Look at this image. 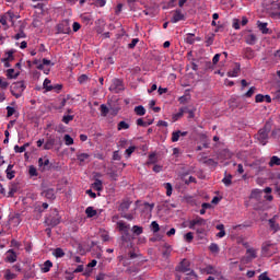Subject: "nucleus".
Masks as SVG:
<instances>
[{
    "label": "nucleus",
    "mask_w": 280,
    "mask_h": 280,
    "mask_svg": "<svg viewBox=\"0 0 280 280\" xmlns=\"http://www.w3.org/2000/svg\"><path fill=\"white\" fill-rule=\"evenodd\" d=\"M62 218L60 217V213L58 212L57 209H54L50 211V213L45 218V224L46 226H58L60 224Z\"/></svg>",
    "instance_id": "f257e3e1"
},
{
    "label": "nucleus",
    "mask_w": 280,
    "mask_h": 280,
    "mask_svg": "<svg viewBox=\"0 0 280 280\" xmlns=\"http://www.w3.org/2000/svg\"><path fill=\"white\" fill-rule=\"evenodd\" d=\"M25 89H26L25 81H18L13 83L10 88L11 95H13V97H16V100H19V97L23 96V91H25Z\"/></svg>",
    "instance_id": "f03ea898"
},
{
    "label": "nucleus",
    "mask_w": 280,
    "mask_h": 280,
    "mask_svg": "<svg viewBox=\"0 0 280 280\" xmlns=\"http://www.w3.org/2000/svg\"><path fill=\"white\" fill-rule=\"evenodd\" d=\"M270 130L267 128H261L258 133L256 135L257 141H259L260 145H266L268 143V135Z\"/></svg>",
    "instance_id": "7ed1b4c3"
},
{
    "label": "nucleus",
    "mask_w": 280,
    "mask_h": 280,
    "mask_svg": "<svg viewBox=\"0 0 280 280\" xmlns=\"http://www.w3.org/2000/svg\"><path fill=\"white\" fill-rule=\"evenodd\" d=\"M124 89V81H121L120 79H113L112 84L109 86V91L112 93H121Z\"/></svg>",
    "instance_id": "20e7f679"
},
{
    "label": "nucleus",
    "mask_w": 280,
    "mask_h": 280,
    "mask_svg": "<svg viewBox=\"0 0 280 280\" xmlns=\"http://www.w3.org/2000/svg\"><path fill=\"white\" fill-rule=\"evenodd\" d=\"M253 259H257V249L249 247L246 249V256L242 258L243 264H250Z\"/></svg>",
    "instance_id": "39448f33"
},
{
    "label": "nucleus",
    "mask_w": 280,
    "mask_h": 280,
    "mask_svg": "<svg viewBox=\"0 0 280 280\" xmlns=\"http://www.w3.org/2000/svg\"><path fill=\"white\" fill-rule=\"evenodd\" d=\"M202 226H207V220L197 217L194 220H190L188 222V229H197V228H202Z\"/></svg>",
    "instance_id": "423d86ee"
},
{
    "label": "nucleus",
    "mask_w": 280,
    "mask_h": 280,
    "mask_svg": "<svg viewBox=\"0 0 280 280\" xmlns=\"http://www.w3.org/2000/svg\"><path fill=\"white\" fill-rule=\"evenodd\" d=\"M58 34H71V26H69V21L63 20L61 23L57 25Z\"/></svg>",
    "instance_id": "0eeeda50"
},
{
    "label": "nucleus",
    "mask_w": 280,
    "mask_h": 280,
    "mask_svg": "<svg viewBox=\"0 0 280 280\" xmlns=\"http://www.w3.org/2000/svg\"><path fill=\"white\" fill-rule=\"evenodd\" d=\"M244 38L247 45H255L257 43V35L253 31H247Z\"/></svg>",
    "instance_id": "6e6552de"
},
{
    "label": "nucleus",
    "mask_w": 280,
    "mask_h": 280,
    "mask_svg": "<svg viewBox=\"0 0 280 280\" xmlns=\"http://www.w3.org/2000/svg\"><path fill=\"white\" fill-rule=\"evenodd\" d=\"M178 21H185V14H183V11L179 9L175 10L171 19V23H178Z\"/></svg>",
    "instance_id": "1a4fd4ad"
},
{
    "label": "nucleus",
    "mask_w": 280,
    "mask_h": 280,
    "mask_svg": "<svg viewBox=\"0 0 280 280\" xmlns=\"http://www.w3.org/2000/svg\"><path fill=\"white\" fill-rule=\"evenodd\" d=\"M130 205H132V201L130 199H128V198L124 199L120 202L118 211H121V213H126V211H128V209H130Z\"/></svg>",
    "instance_id": "9d476101"
},
{
    "label": "nucleus",
    "mask_w": 280,
    "mask_h": 280,
    "mask_svg": "<svg viewBox=\"0 0 280 280\" xmlns=\"http://www.w3.org/2000/svg\"><path fill=\"white\" fill-rule=\"evenodd\" d=\"M191 269L189 268V262H187L186 259H184L179 266L176 267L177 272H189Z\"/></svg>",
    "instance_id": "9b49d317"
},
{
    "label": "nucleus",
    "mask_w": 280,
    "mask_h": 280,
    "mask_svg": "<svg viewBox=\"0 0 280 280\" xmlns=\"http://www.w3.org/2000/svg\"><path fill=\"white\" fill-rule=\"evenodd\" d=\"M42 196L47 198V200H56V190H54V188H48L42 192Z\"/></svg>",
    "instance_id": "f8f14e48"
},
{
    "label": "nucleus",
    "mask_w": 280,
    "mask_h": 280,
    "mask_svg": "<svg viewBox=\"0 0 280 280\" xmlns=\"http://www.w3.org/2000/svg\"><path fill=\"white\" fill-rule=\"evenodd\" d=\"M192 231H196V235L198 240H205L207 237V229L205 226L191 229Z\"/></svg>",
    "instance_id": "ddd939ff"
},
{
    "label": "nucleus",
    "mask_w": 280,
    "mask_h": 280,
    "mask_svg": "<svg viewBox=\"0 0 280 280\" xmlns=\"http://www.w3.org/2000/svg\"><path fill=\"white\" fill-rule=\"evenodd\" d=\"M38 166L42 168V172H45V170H51V166H49V159H38Z\"/></svg>",
    "instance_id": "4468645a"
},
{
    "label": "nucleus",
    "mask_w": 280,
    "mask_h": 280,
    "mask_svg": "<svg viewBox=\"0 0 280 280\" xmlns=\"http://www.w3.org/2000/svg\"><path fill=\"white\" fill-rule=\"evenodd\" d=\"M205 272L207 275H214L215 277H220V275H222V272H220L218 269H215V267L211 266V265H208L206 268H205Z\"/></svg>",
    "instance_id": "2eb2a0df"
},
{
    "label": "nucleus",
    "mask_w": 280,
    "mask_h": 280,
    "mask_svg": "<svg viewBox=\"0 0 280 280\" xmlns=\"http://www.w3.org/2000/svg\"><path fill=\"white\" fill-rule=\"evenodd\" d=\"M7 178L9 180H12L14 178L16 172L14 171V164H9L7 170H5Z\"/></svg>",
    "instance_id": "dca6fc26"
},
{
    "label": "nucleus",
    "mask_w": 280,
    "mask_h": 280,
    "mask_svg": "<svg viewBox=\"0 0 280 280\" xmlns=\"http://www.w3.org/2000/svg\"><path fill=\"white\" fill-rule=\"evenodd\" d=\"M269 226L275 233H277V231H280L279 223H277V215L269 219Z\"/></svg>",
    "instance_id": "f3484780"
},
{
    "label": "nucleus",
    "mask_w": 280,
    "mask_h": 280,
    "mask_svg": "<svg viewBox=\"0 0 280 280\" xmlns=\"http://www.w3.org/2000/svg\"><path fill=\"white\" fill-rule=\"evenodd\" d=\"M5 261H8L9 264H14V261H16V253L14 252V249L8 250Z\"/></svg>",
    "instance_id": "a211bd4d"
},
{
    "label": "nucleus",
    "mask_w": 280,
    "mask_h": 280,
    "mask_svg": "<svg viewBox=\"0 0 280 280\" xmlns=\"http://www.w3.org/2000/svg\"><path fill=\"white\" fill-rule=\"evenodd\" d=\"M89 159H91V154L89 153H81V152L77 153V160L79 161L80 165H82L84 161H89Z\"/></svg>",
    "instance_id": "6ab92c4d"
},
{
    "label": "nucleus",
    "mask_w": 280,
    "mask_h": 280,
    "mask_svg": "<svg viewBox=\"0 0 280 280\" xmlns=\"http://www.w3.org/2000/svg\"><path fill=\"white\" fill-rule=\"evenodd\" d=\"M92 187L95 189V191H102L104 189V184L100 178H94Z\"/></svg>",
    "instance_id": "aec40b11"
},
{
    "label": "nucleus",
    "mask_w": 280,
    "mask_h": 280,
    "mask_svg": "<svg viewBox=\"0 0 280 280\" xmlns=\"http://www.w3.org/2000/svg\"><path fill=\"white\" fill-rule=\"evenodd\" d=\"M243 54H244L245 58H247L248 60H253V58H255V50H253V48H250V47H246L243 50Z\"/></svg>",
    "instance_id": "412c9836"
},
{
    "label": "nucleus",
    "mask_w": 280,
    "mask_h": 280,
    "mask_svg": "<svg viewBox=\"0 0 280 280\" xmlns=\"http://www.w3.org/2000/svg\"><path fill=\"white\" fill-rule=\"evenodd\" d=\"M240 74V63H235V67L228 72L229 78H237Z\"/></svg>",
    "instance_id": "4be33fe9"
},
{
    "label": "nucleus",
    "mask_w": 280,
    "mask_h": 280,
    "mask_svg": "<svg viewBox=\"0 0 280 280\" xmlns=\"http://www.w3.org/2000/svg\"><path fill=\"white\" fill-rule=\"evenodd\" d=\"M117 226L119 231H122V233H128V231H130V225L126 224L124 221H118Z\"/></svg>",
    "instance_id": "5701e85b"
},
{
    "label": "nucleus",
    "mask_w": 280,
    "mask_h": 280,
    "mask_svg": "<svg viewBox=\"0 0 280 280\" xmlns=\"http://www.w3.org/2000/svg\"><path fill=\"white\" fill-rule=\"evenodd\" d=\"M20 72H15L14 69H8L7 70V78L8 80H16V78H19Z\"/></svg>",
    "instance_id": "b1692460"
},
{
    "label": "nucleus",
    "mask_w": 280,
    "mask_h": 280,
    "mask_svg": "<svg viewBox=\"0 0 280 280\" xmlns=\"http://www.w3.org/2000/svg\"><path fill=\"white\" fill-rule=\"evenodd\" d=\"M85 215L86 218H95V215H97V210L90 206L85 209Z\"/></svg>",
    "instance_id": "393cba45"
},
{
    "label": "nucleus",
    "mask_w": 280,
    "mask_h": 280,
    "mask_svg": "<svg viewBox=\"0 0 280 280\" xmlns=\"http://www.w3.org/2000/svg\"><path fill=\"white\" fill-rule=\"evenodd\" d=\"M258 30L261 31V34H268L270 30L268 28V23L258 21Z\"/></svg>",
    "instance_id": "a878e982"
},
{
    "label": "nucleus",
    "mask_w": 280,
    "mask_h": 280,
    "mask_svg": "<svg viewBox=\"0 0 280 280\" xmlns=\"http://www.w3.org/2000/svg\"><path fill=\"white\" fill-rule=\"evenodd\" d=\"M56 145V139L49 138L44 144V150H51Z\"/></svg>",
    "instance_id": "bb28decb"
},
{
    "label": "nucleus",
    "mask_w": 280,
    "mask_h": 280,
    "mask_svg": "<svg viewBox=\"0 0 280 280\" xmlns=\"http://www.w3.org/2000/svg\"><path fill=\"white\" fill-rule=\"evenodd\" d=\"M16 191H19V186L16 184H11L8 192V198H13Z\"/></svg>",
    "instance_id": "cd10ccee"
},
{
    "label": "nucleus",
    "mask_w": 280,
    "mask_h": 280,
    "mask_svg": "<svg viewBox=\"0 0 280 280\" xmlns=\"http://www.w3.org/2000/svg\"><path fill=\"white\" fill-rule=\"evenodd\" d=\"M54 268V262L51 260H46L42 267V272H49Z\"/></svg>",
    "instance_id": "c85d7f7f"
},
{
    "label": "nucleus",
    "mask_w": 280,
    "mask_h": 280,
    "mask_svg": "<svg viewBox=\"0 0 280 280\" xmlns=\"http://www.w3.org/2000/svg\"><path fill=\"white\" fill-rule=\"evenodd\" d=\"M215 229L220 231L219 233H217V237L222 238L224 237V235H226V231H224V224H218Z\"/></svg>",
    "instance_id": "c756f323"
},
{
    "label": "nucleus",
    "mask_w": 280,
    "mask_h": 280,
    "mask_svg": "<svg viewBox=\"0 0 280 280\" xmlns=\"http://www.w3.org/2000/svg\"><path fill=\"white\" fill-rule=\"evenodd\" d=\"M222 183L225 185V187H231V185H233V175H225V177L222 179Z\"/></svg>",
    "instance_id": "7c9ffc66"
},
{
    "label": "nucleus",
    "mask_w": 280,
    "mask_h": 280,
    "mask_svg": "<svg viewBox=\"0 0 280 280\" xmlns=\"http://www.w3.org/2000/svg\"><path fill=\"white\" fill-rule=\"evenodd\" d=\"M5 14L12 25H14V20L20 19L19 15L14 14V11H8Z\"/></svg>",
    "instance_id": "2f4dec72"
},
{
    "label": "nucleus",
    "mask_w": 280,
    "mask_h": 280,
    "mask_svg": "<svg viewBox=\"0 0 280 280\" xmlns=\"http://www.w3.org/2000/svg\"><path fill=\"white\" fill-rule=\"evenodd\" d=\"M135 113L139 117H143V115H145V107H143V105L136 106L135 107Z\"/></svg>",
    "instance_id": "473e14b6"
},
{
    "label": "nucleus",
    "mask_w": 280,
    "mask_h": 280,
    "mask_svg": "<svg viewBox=\"0 0 280 280\" xmlns=\"http://www.w3.org/2000/svg\"><path fill=\"white\" fill-rule=\"evenodd\" d=\"M27 148H30V143H24L22 147H19V144H16V145L14 147V152L21 154V153L25 152V150H26Z\"/></svg>",
    "instance_id": "72a5a7b5"
},
{
    "label": "nucleus",
    "mask_w": 280,
    "mask_h": 280,
    "mask_svg": "<svg viewBox=\"0 0 280 280\" xmlns=\"http://www.w3.org/2000/svg\"><path fill=\"white\" fill-rule=\"evenodd\" d=\"M275 165H280V158L277 155L271 156L269 162V167H275Z\"/></svg>",
    "instance_id": "f704fd0d"
},
{
    "label": "nucleus",
    "mask_w": 280,
    "mask_h": 280,
    "mask_svg": "<svg viewBox=\"0 0 280 280\" xmlns=\"http://www.w3.org/2000/svg\"><path fill=\"white\" fill-rule=\"evenodd\" d=\"M130 128V124L121 120L117 125V130H128Z\"/></svg>",
    "instance_id": "c9c22d12"
},
{
    "label": "nucleus",
    "mask_w": 280,
    "mask_h": 280,
    "mask_svg": "<svg viewBox=\"0 0 280 280\" xmlns=\"http://www.w3.org/2000/svg\"><path fill=\"white\" fill-rule=\"evenodd\" d=\"M43 86L46 91H54V85H51V80L49 79L44 80Z\"/></svg>",
    "instance_id": "e433bc0d"
},
{
    "label": "nucleus",
    "mask_w": 280,
    "mask_h": 280,
    "mask_svg": "<svg viewBox=\"0 0 280 280\" xmlns=\"http://www.w3.org/2000/svg\"><path fill=\"white\" fill-rule=\"evenodd\" d=\"M27 35L25 34V32H23V26L20 27V31L18 34L14 35V39L15 40H20V38H26Z\"/></svg>",
    "instance_id": "4c0bfd02"
},
{
    "label": "nucleus",
    "mask_w": 280,
    "mask_h": 280,
    "mask_svg": "<svg viewBox=\"0 0 280 280\" xmlns=\"http://www.w3.org/2000/svg\"><path fill=\"white\" fill-rule=\"evenodd\" d=\"M52 255H54V257H57V258L65 257V250H62V248H60V247H57L54 250Z\"/></svg>",
    "instance_id": "58836bf2"
},
{
    "label": "nucleus",
    "mask_w": 280,
    "mask_h": 280,
    "mask_svg": "<svg viewBox=\"0 0 280 280\" xmlns=\"http://www.w3.org/2000/svg\"><path fill=\"white\" fill-rule=\"evenodd\" d=\"M179 139H180V130L173 131V132H172L171 141H172L173 143H176Z\"/></svg>",
    "instance_id": "ea45409f"
},
{
    "label": "nucleus",
    "mask_w": 280,
    "mask_h": 280,
    "mask_svg": "<svg viewBox=\"0 0 280 280\" xmlns=\"http://www.w3.org/2000/svg\"><path fill=\"white\" fill-rule=\"evenodd\" d=\"M137 126H141L142 128H148V126H152V121L147 122L143 120V118H138Z\"/></svg>",
    "instance_id": "a19ab883"
},
{
    "label": "nucleus",
    "mask_w": 280,
    "mask_h": 280,
    "mask_svg": "<svg viewBox=\"0 0 280 280\" xmlns=\"http://www.w3.org/2000/svg\"><path fill=\"white\" fill-rule=\"evenodd\" d=\"M4 279L5 280H13L16 279V275L12 273V271L10 269L5 270V275H4Z\"/></svg>",
    "instance_id": "79ce46f5"
},
{
    "label": "nucleus",
    "mask_w": 280,
    "mask_h": 280,
    "mask_svg": "<svg viewBox=\"0 0 280 280\" xmlns=\"http://www.w3.org/2000/svg\"><path fill=\"white\" fill-rule=\"evenodd\" d=\"M209 250H210V253H214L215 255H218V253H220V246H218V244H215V243H212L209 246Z\"/></svg>",
    "instance_id": "37998d69"
},
{
    "label": "nucleus",
    "mask_w": 280,
    "mask_h": 280,
    "mask_svg": "<svg viewBox=\"0 0 280 280\" xmlns=\"http://www.w3.org/2000/svg\"><path fill=\"white\" fill-rule=\"evenodd\" d=\"M108 113H109L108 106H106V104H102L101 105V116L107 117Z\"/></svg>",
    "instance_id": "c03bdc74"
},
{
    "label": "nucleus",
    "mask_w": 280,
    "mask_h": 280,
    "mask_svg": "<svg viewBox=\"0 0 280 280\" xmlns=\"http://www.w3.org/2000/svg\"><path fill=\"white\" fill-rule=\"evenodd\" d=\"M196 277H198L196 275V271L190 269V271H188V273H186L185 280H194V279H196Z\"/></svg>",
    "instance_id": "a18cd8bd"
},
{
    "label": "nucleus",
    "mask_w": 280,
    "mask_h": 280,
    "mask_svg": "<svg viewBox=\"0 0 280 280\" xmlns=\"http://www.w3.org/2000/svg\"><path fill=\"white\" fill-rule=\"evenodd\" d=\"M184 240L188 243L191 244V242H194V233L192 232H188L185 234Z\"/></svg>",
    "instance_id": "49530a36"
},
{
    "label": "nucleus",
    "mask_w": 280,
    "mask_h": 280,
    "mask_svg": "<svg viewBox=\"0 0 280 280\" xmlns=\"http://www.w3.org/2000/svg\"><path fill=\"white\" fill-rule=\"evenodd\" d=\"M183 115H185V114H184V110H183V109H179V112H178L177 114H174V115L172 116V120H173V121H178V119H180V118L183 117Z\"/></svg>",
    "instance_id": "de8ad7c7"
},
{
    "label": "nucleus",
    "mask_w": 280,
    "mask_h": 280,
    "mask_svg": "<svg viewBox=\"0 0 280 280\" xmlns=\"http://www.w3.org/2000/svg\"><path fill=\"white\" fill-rule=\"evenodd\" d=\"M151 230L154 233H159V231H161V226L159 225V223L156 221L151 222Z\"/></svg>",
    "instance_id": "09e8293b"
},
{
    "label": "nucleus",
    "mask_w": 280,
    "mask_h": 280,
    "mask_svg": "<svg viewBox=\"0 0 280 280\" xmlns=\"http://www.w3.org/2000/svg\"><path fill=\"white\" fill-rule=\"evenodd\" d=\"M132 232L135 233V235H141V233H143V228H141L139 225H133Z\"/></svg>",
    "instance_id": "8fccbe9b"
},
{
    "label": "nucleus",
    "mask_w": 280,
    "mask_h": 280,
    "mask_svg": "<svg viewBox=\"0 0 280 280\" xmlns=\"http://www.w3.org/2000/svg\"><path fill=\"white\" fill-rule=\"evenodd\" d=\"M28 174H30V176H38V171L36 170V166L31 165L28 167Z\"/></svg>",
    "instance_id": "3c124183"
},
{
    "label": "nucleus",
    "mask_w": 280,
    "mask_h": 280,
    "mask_svg": "<svg viewBox=\"0 0 280 280\" xmlns=\"http://www.w3.org/2000/svg\"><path fill=\"white\" fill-rule=\"evenodd\" d=\"M255 86L249 88V90L243 95V97H253V95H255Z\"/></svg>",
    "instance_id": "603ef678"
},
{
    "label": "nucleus",
    "mask_w": 280,
    "mask_h": 280,
    "mask_svg": "<svg viewBox=\"0 0 280 280\" xmlns=\"http://www.w3.org/2000/svg\"><path fill=\"white\" fill-rule=\"evenodd\" d=\"M63 141L66 145H73V139L69 135L63 136Z\"/></svg>",
    "instance_id": "864d4df0"
},
{
    "label": "nucleus",
    "mask_w": 280,
    "mask_h": 280,
    "mask_svg": "<svg viewBox=\"0 0 280 280\" xmlns=\"http://www.w3.org/2000/svg\"><path fill=\"white\" fill-rule=\"evenodd\" d=\"M78 82H79V84H84L85 82H89V75H86V74H81V75L78 78Z\"/></svg>",
    "instance_id": "5fc2aeb1"
},
{
    "label": "nucleus",
    "mask_w": 280,
    "mask_h": 280,
    "mask_svg": "<svg viewBox=\"0 0 280 280\" xmlns=\"http://www.w3.org/2000/svg\"><path fill=\"white\" fill-rule=\"evenodd\" d=\"M213 40H214V35L207 36L206 37V47H211V45H213Z\"/></svg>",
    "instance_id": "6e6d98bb"
},
{
    "label": "nucleus",
    "mask_w": 280,
    "mask_h": 280,
    "mask_svg": "<svg viewBox=\"0 0 280 280\" xmlns=\"http://www.w3.org/2000/svg\"><path fill=\"white\" fill-rule=\"evenodd\" d=\"M8 21H10V20H9L7 13L0 18V23H1V25H3L4 27H8Z\"/></svg>",
    "instance_id": "4d7b16f0"
},
{
    "label": "nucleus",
    "mask_w": 280,
    "mask_h": 280,
    "mask_svg": "<svg viewBox=\"0 0 280 280\" xmlns=\"http://www.w3.org/2000/svg\"><path fill=\"white\" fill-rule=\"evenodd\" d=\"M164 187L166 189V196H172V191H173L172 185L170 183H165Z\"/></svg>",
    "instance_id": "13d9d810"
},
{
    "label": "nucleus",
    "mask_w": 280,
    "mask_h": 280,
    "mask_svg": "<svg viewBox=\"0 0 280 280\" xmlns=\"http://www.w3.org/2000/svg\"><path fill=\"white\" fill-rule=\"evenodd\" d=\"M73 115H65L63 117H62V121H63V124H69L70 121H73Z\"/></svg>",
    "instance_id": "bf43d9fd"
},
{
    "label": "nucleus",
    "mask_w": 280,
    "mask_h": 280,
    "mask_svg": "<svg viewBox=\"0 0 280 280\" xmlns=\"http://www.w3.org/2000/svg\"><path fill=\"white\" fill-rule=\"evenodd\" d=\"M8 86H10V83L0 77V89H8Z\"/></svg>",
    "instance_id": "052dcab7"
},
{
    "label": "nucleus",
    "mask_w": 280,
    "mask_h": 280,
    "mask_svg": "<svg viewBox=\"0 0 280 280\" xmlns=\"http://www.w3.org/2000/svg\"><path fill=\"white\" fill-rule=\"evenodd\" d=\"M14 113H16V109H14V107H11V106L7 107V117H12Z\"/></svg>",
    "instance_id": "680f3d73"
},
{
    "label": "nucleus",
    "mask_w": 280,
    "mask_h": 280,
    "mask_svg": "<svg viewBox=\"0 0 280 280\" xmlns=\"http://www.w3.org/2000/svg\"><path fill=\"white\" fill-rule=\"evenodd\" d=\"M186 43H188V45H194L196 43V39L194 38V34H188V37L186 38Z\"/></svg>",
    "instance_id": "e2e57ef3"
},
{
    "label": "nucleus",
    "mask_w": 280,
    "mask_h": 280,
    "mask_svg": "<svg viewBox=\"0 0 280 280\" xmlns=\"http://www.w3.org/2000/svg\"><path fill=\"white\" fill-rule=\"evenodd\" d=\"M137 43H139V38H133L130 44H128L129 49H135L137 47Z\"/></svg>",
    "instance_id": "0e129e2a"
},
{
    "label": "nucleus",
    "mask_w": 280,
    "mask_h": 280,
    "mask_svg": "<svg viewBox=\"0 0 280 280\" xmlns=\"http://www.w3.org/2000/svg\"><path fill=\"white\" fill-rule=\"evenodd\" d=\"M135 150H137L136 147H129L128 149H126L125 153L127 156H131L132 152H135Z\"/></svg>",
    "instance_id": "69168bd1"
},
{
    "label": "nucleus",
    "mask_w": 280,
    "mask_h": 280,
    "mask_svg": "<svg viewBox=\"0 0 280 280\" xmlns=\"http://www.w3.org/2000/svg\"><path fill=\"white\" fill-rule=\"evenodd\" d=\"M261 102H264V95H262V94H257V95L255 96V103H256V104H259V103H261Z\"/></svg>",
    "instance_id": "338daca9"
},
{
    "label": "nucleus",
    "mask_w": 280,
    "mask_h": 280,
    "mask_svg": "<svg viewBox=\"0 0 280 280\" xmlns=\"http://www.w3.org/2000/svg\"><path fill=\"white\" fill-rule=\"evenodd\" d=\"M258 280H272V279H270V277H268V273L262 272V273L258 277Z\"/></svg>",
    "instance_id": "774afa93"
}]
</instances>
